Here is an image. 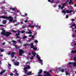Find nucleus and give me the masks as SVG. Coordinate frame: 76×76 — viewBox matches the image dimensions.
<instances>
[{"mask_svg": "<svg viewBox=\"0 0 76 76\" xmlns=\"http://www.w3.org/2000/svg\"><path fill=\"white\" fill-rule=\"evenodd\" d=\"M74 46H76V43H74Z\"/></svg>", "mask_w": 76, "mask_h": 76, "instance_id": "64", "label": "nucleus"}, {"mask_svg": "<svg viewBox=\"0 0 76 76\" xmlns=\"http://www.w3.org/2000/svg\"><path fill=\"white\" fill-rule=\"evenodd\" d=\"M27 34H32V31H30L29 32H27Z\"/></svg>", "mask_w": 76, "mask_h": 76, "instance_id": "21", "label": "nucleus"}, {"mask_svg": "<svg viewBox=\"0 0 76 76\" xmlns=\"http://www.w3.org/2000/svg\"><path fill=\"white\" fill-rule=\"evenodd\" d=\"M33 58H34V57L33 56H31V59H33Z\"/></svg>", "mask_w": 76, "mask_h": 76, "instance_id": "55", "label": "nucleus"}, {"mask_svg": "<svg viewBox=\"0 0 76 76\" xmlns=\"http://www.w3.org/2000/svg\"><path fill=\"white\" fill-rule=\"evenodd\" d=\"M66 75H69V73H68V72H66Z\"/></svg>", "mask_w": 76, "mask_h": 76, "instance_id": "35", "label": "nucleus"}, {"mask_svg": "<svg viewBox=\"0 0 76 76\" xmlns=\"http://www.w3.org/2000/svg\"><path fill=\"white\" fill-rule=\"evenodd\" d=\"M42 75L41 74H38V76H42Z\"/></svg>", "mask_w": 76, "mask_h": 76, "instance_id": "49", "label": "nucleus"}, {"mask_svg": "<svg viewBox=\"0 0 76 76\" xmlns=\"http://www.w3.org/2000/svg\"><path fill=\"white\" fill-rule=\"evenodd\" d=\"M19 25V23H17V24H14V26H17V25Z\"/></svg>", "mask_w": 76, "mask_h": 76, "instance_id": "22", "label": "nucleus"}, {"mask_svg": "<svg viewBox=\"0 0 76 76\" xmlns=\"http://www.w3.org/2000/svg\"><path fill=\"white\" fill-rule=\"evenodd\" d=\"M28 43H27V44H25L24 45L25 47H26V46H27V45H28Z\"/></svg>", "mask_w": 76, "mask_h": 76, "instance_id": "51", "label": "nucleus"}, {"mask_svg": "<svg viewBox=\"0 0 76 76\" xmlns=\"http://www.w3.org/2000/svg\"><path fill=\"white\" fill-rule=\"evenodd\" d=\"M26 28V26H23L22 27V28Z\"/></svg>", "mask_w": 76, "mask_h": 76, "instance_id": "59", "label": "nucleus"}, {"mask_svg": "<svg viewBox=\"0 0 76 76\" xmlns=\"http://www.w3.org/2000/svg\"><path fill=\"white\" fill-rule=\"evenodd\" d=\"M10 76H13V73H11L10 74Z\"/></svg>", "mask_w": 76, "mask_h": 76, "instance_id": "34", "label": "nucleus"}, {"mask_svg": "<svg viewBox=\"0 0 76 76\" xmlns=\"http://www.w3.org/2000/svg\"><path fill=\"white\" fill-rule=\"evenodd\" d=\"M44 73L46 75H47L48 76H51V75L49 74V72H47V71H45Z\"/></svg>", "mask_w": 76, "mask_h": 76, "instance_id": "8", "label": "nucleus"}, {"mask_svg": "<svg viewBox=\"0 0 76 76\" xmlns=\"http://www.w3.org/2000/svg\"><path fill=\"white\" fill-rule=\"evenodd\" d=\"M24 15H25V16H28V14L26 13L24 14Z\"/></svg>", "mask_w": 76, "mask_h": 76, "instance_id": "62", "label": "nucleus"}, {"mask_svg": "<svg viewBox=\"0 0 76 76\" xmlns=\"http://www.w3.org/2000/svg\"><path fill=\"white\" fill-rule=\"evenodd\" d=\"M27 68L28 69H30V66H28L27 67Z\"/></svg>", "mask_w": 76, "mask_h": 76, "instance_id": "53", "label": "nucleus"}, {"mask_svg": "<svg viewBox=\"0 0 76 76\" xmlns=\"http://www.w3.org/2000/svg\"><path fill=\"white\" fill-rule=\"evenodd\" d=\"M76 26V24H73V25H72V27H73V26Z\"/></svg>", "mask_w": 76, "mask_h": 76, "instance_id": "44", "label": "nucleus"}, {"mask_svg": "<svg viewBox=\"0 0 76 76\" xmlns=\"http://www.w3.org/2000/svg\"><path fill=\"white\" fill-rule=\"evenodd\" d=\"M8 55H10V52H9L8 53Z\"/></svg>", "mask_w": 76, "mask_h": 76, "instance_id": "63", "label": "nucleus"}, {"mask_svg": "<svg viewBox=\"0 0 76 76\" xmlns=\"http://www.w3.org/2000/svg\"><path fill=\"white\" fill-rule=\"evenodd\" d=\"M3 13L5 14H7V13L5 12H3Z\"/></svg>", "mask_w": 76, "mask_h": 76, "instance_id": "40", "label": "nucleus"}, {"mask_svg": "<svg viewBox=\"0 0 76 76\" xmlns=\"http://www.w3.org/2000/svg\"><path fill=\"white\" fill-rule=\"evenodd\" d=\"M36 27L37 29H39V28H41V26H36Z\"/></svg>", "mask_w": 76, "mask_h": 76, "instance_id": "19", "label": "nucleus"}, {"mask_svg": "<svg viewBox=\"0 0 76 76\" xmlns=\"http://www.w3.org/2000/svg\"><path fill=\"white\" fill-rule=\"evenodd\" d=\"M15 65V66H18L19 65V62H18V61H16L14 63Z\"/></svg>", "mask_w": 76, "mask_h": 76, "instance_id": "7", "label": "nucleus"}, {"mask_svg": "<svg viewBox=\"0 0 76 76\" xmlns=\"http://www.w3.org/2000/svg\"><path fill=\"white\" fill-rule=\"evenodd\" d=\"M68 18H69V16L68 15H66V19H67Z\"/></svg>", "mask_w": 76, "mask_h": 76, "instance_id": "32", "label": "nucleus"}, {"mask_svg": "<svg viewBox=\"0 0 76 76\" xmlns=\"http://www.w3.org/2000/svg\"><path fill=\"white\" fill-rule=\"evenodd\" d=\"M68 64H71L73 65V66H74L75 67H76V62L73 63V62H69L68 63Z\"/></svg>", "mask_w": 76, "mask_h": 76, "instance_id": "4", "label": "nucleus"}, {"mask_svg": "<svg viewBox=\"0 0 76 76\" xmlns=\"http://www.w3.org/2000/svg\"><path fill=\"white\" fill-rule=\"evenodd\" d=\"M37 58L39 60L40 62H42V60L40 58H39V56L38 55V54H37Z\"/></svg>", "mask_w": 76, "mask_h": 76, "instance_id": "5", "label": "nucleus"}, {"mask_svg": "<svg viewBox=\"0 0 76 76\" xmlns=\"http://www.w3.org/2000/svg\"><path fill=\"white\" fill-rule=\"evenodd\" d=\"M42 72V69H39V71L38 73V74H41Z\"/></svg>", "mask_w": 76, "mask_h": 76, "instance_id": "10", "label": "nucleus"}, {"mask_svg": "<svg viewBox=\"0 0 76 76\" xmlns=\"http://www.w3.org/2000/svg\"><path fill=\"white\" fill-rule=\"evenodd\" d=\"M35 26V25H33V26H32L31 25L28 26V27H30V28H34V27Z\"/></svg>", "mask_w": 76, "mask_h": 76, "instance_id": "13", "label": "nucleus"}, {"mask_svg": "<svg viewBox=\"0 0 76 76\" xmlns=\"http://www.w3.org/2000/svg\"><path fill=\"white\" fill-rule=\"evenodd\" d=\"M58 7H59V8H60V7H61V6L60 5H59L58 6Z\"/></svg>", "mask_w": 76, "mask_h": 76, "instance_id": "45", "label": "nucleus"}, {"mask_svg": "<svg viewBox=\"0 0 76 76\" xmlns=\"http://www.w3.org/2000/svg\"><path fill=\"white\" fill-rule=\"evenodd\" d=\"M62 13H64V15H65L66 14V11L65 10H63L62 11Z\"/></svg>", "mask_w": 76, "mask_h": 76, "instance_id": "26", "label": "nucleus"}, {"mask_svg": "<svg viewBox=\"0 0 76 76\" xmlns=\"http://www.w3.org/2000/svg\"><path fill=\"white\" fill-rule=\"evenodd\" d=\"M27 38V36H25L23 37V38Z\"/></svg>", "mask_w": 76, "mask_h": 76, "instance_id": "52", "label": "nucleus"}, {"mask_svg": "<svg viewBox=\"0 0 76 76\" xmlns=\"http://www.w3.org/2000/svg\"><path fill=\"white\" fill-rule=\"evenodd\" d=\"M8 66L9 67H11V64H8Z\"/></svg>", "mask_w": 76, "mask_h": 76, "instance_id": "46", "label": "nucleus"}, {"mask_svg": "<svg viewBox=\"0 0 76 76\" xmlns=\"http://www.w3.org/2000/svg\"><path fill=\"white\" fill-rule=\"evenodd\" d=\"M71 53H76V50H72L71 52Z\"/></svg>", "mask_w": 76, "mask_h": 76, "instance_id": "14", "label": "nucleus"}, {"mask_svg": "<svg viewBox=\"0 0 76 76\" xmlns=\"http://www.w3.org/2000/svg\"><path fill=\"white\" fill-rule=\"evenodd\" d=\"M34 50V51H36L37 50V48H35V47H34L32 48Z\"/></svg>", "mask_w": 76, "mask_h": 76, "instance_id": "20", "label": "nucleus"}, {"mask_svg": "<svg viewBox=\"0 0 76 76\" xmlns=\"http://www.w3.org/2000/svg\"><path fill=\"white\" fill-rule=\"evenodd\" d=\"M21 31H20L19 30H18V33H20Z\"/></svg>", "mask_w": 76, "mask_h": 76, "instance_id": "54", "label": "nucleus"}, {"mask_svg": "<svg viewBox=\"0 0 76 76\" xmlns=\"http://www.w3.org/2000/svg\"><path fill=\"white\" fill-rule=\"evenodd\" d=\"M25 53V52L22 49H19V56H22L23 54Z\"/></svg>", "mask_w": 76, "mask_h": 76, "instance_id": "3", "label": "nucleus"}, {"mask_svg": "<svg viewBox=\"0 0 76 76\" xmlns=\"http://www.w3.org/2000/svg\"><path fill=\"white\" fill-rule=\"evenodd\" d=\"M15 48L16 50H18V49H19V47H17V46H16V47H15Z\"/></svg>", "mask_w": 76, "mask_h": 76, "instance_id": "30", "label": "nucleus"}, {"mask_svg": "<svg viewBox=\"0 0 76 76\" xmlns=\"http://www.w3.org/2000/svg\"><path fill=\"white\" fill-rule=\"evenodd\" d=\"M63 5L64 6H66V4L65 3H64L63 4Z\"/></svg>", "mask_w": 76, "mask_h": 76, "instance_id": "48", "label": "nucleus"}, {"mask_svg": "<svg viewBox=\"0 0 76 76\" xmlns=\"http://www.w3.org/2000/svg\"><path fill=\"white\" fill-rule=\"evenodd\" d=\"M15 75H17V76H19V74H18V73H15Z\"/></svg>", "mask_w": 76, "mask_h": 76, "instance_id": "42", "label": "nucleus"}, {"mask_svg": "<svg viewBox=\"0 0 76 76\" xmlns=\"http://www.w3.org/2000/svg\"><path fill=\"white\" fill-rule=\"evenodd\" d=\"M10 9H12V10H15V8H11Z\"/></svg>", "mask_w": 76, "mask_h": 76, "instance_id": "31", "label": "nucleus"}, {"mask_svg": "<svg viewBox=\"0 0 76 76\" xmlns=\"http://www.w3.org/2000/svg\"><path fill=\"white\" fill-rule=\"evenodd\" d=\"M2 64V63H1V61H0V65H1Z\"/></svg>", "mask_w": 76, "mask_h": 76, "instance_id": "57", "label": "nucleus"}, {"mask_svg": "<svg viewBox=\"0 0 76 76\" xmlns=\"http://www.w3.org/2000/svg\"><path fill=\"white\" fill-rule=\"evenodd\" d=\"M3 73L2 72H0V75H2Z\"/></svg>", "mask_w": 76, "mask_h": 76, "instance_id": "37", "label": "nucleus"}, {"mask_svg": "<svg viewBox=\"0 0 76 76\" xmlns=\"http://www.w3.org/2000/svg\"><path fill=\"white\" fill-rule=\"evenodd\" d=\"M12 31L13 32H17V31L14 30H12Z\"/></svg>", "mask_w": 76, "mask_h": 76, "instance_id": "33", "label": "nucleus"}, {"mask_svg": "<svg viewBox=\"0 0 76 76\" xmlns=\"http://www.w3.org/2000/svg\"><path fill=\"white\" fill-rule=\"evenodd\" d=\"M35 37L34 35H33L32 37V39H34V37Z\"/></svg>", "mask_w": 76, "mask_h": 76, "instance_id": "39", "label": "nucleus"}, {"mask_svg": "<svg viewBox=\"0 0 76 76\" xmlns=\"http://www.w3.org/2000/svg\"><path fill=\"white\" fill-rule=\"evenodd\" d=\"M53 0L52 1H51V3H54V1H53Z\"/></svg>", "mask_w": 76, "mask_h": 76, "instance_id": "58", "label": "nucleus"}, {"mask_svg": "<svg viewBox=\"0 0 76 76\" xmlns=\"http://www.w3.org/2000/svg\"><path fill=\"white\" fill-rule=\"evenodd\" d=\"M31 72H27L26 73V75H28V76H29V75H31Z\"/></svg>", "mask_w": 76, "mask_h": 76, "instance_id": "15", "label": "nucleus"}, {"mask_svg": "<svg viewBox=\"0 0 76 76\" xmlns=\"http://www.w3.org/2000/svg\"><path fill=\"white\" fill-rule=\"evenodd\" d=\"M74 20H75V19H71V21H72V22H73V21H74Z\"/></svg>", "mask_w": 76, "mask_h": 76, "instance_id": "41", "label": "nucleus"}, {"mask_svg": "<svg viewBox=\"0 0 76 76\" xmlns=\"http://www.w3.org/2000/svg\"><path fill=\"white\" fill-rule=\"evenodd\" d=\"M74 60H75V61L76 62V57H75L74 58Z\"/></svg>", "mask_w": 76, "mask_h": 76, "instance_id": "50", "label": "nucleus"}, {"mask_svg": "<svg viewBox=\"0 0 76 76\" xmlns=\"http://www.w3.org/2000/svg\"><path fill=\"white\" fill-rule=\"evenodd\" d=\"M27 67H24V70H26V69H27Z\"/></svg>", "mask_w": 76, "mask_h": 76, "instance_id": "38", "label": "nucleus"}, {"mask_svg": "<svg viewBox=\"0 0 76 76\" xmlns=\"http://www.w3.org/2000/svg\"><path fill=\"white\" fill-rule=\"evenodd\" d=\"M16 41L15 40H12V42H13V44H15L16 43Z\"/></svg>", "mask_w": 76, "mask_h": 76, "instance_id": "25", "label": "nucleus"}, {"mask_svg": "<svg viewBox=\"0 0 76 76\" xmlns=\"http://www.w3.org/2000/svg\"><path fill=\"white\" fill-rule=\"evenodd\" d=\"M32 35V34H30L29 35L28 37H31Z\"/></svg>", "mask_w": 76, "mask_h": 76, "instance_id": "56", "label": "nucleus"}, {"mask_svg": "<svg viewBox=\"0 0 76 76\" xmlns=\"http://www.w3.org/2000/svg\"><path fill=\"white\" fill-rule=\"evenodd\" d=\"M12 22H13V23H15L17 22V20H12Z\"/></svg>", "mask_w": 76, "mask_h": 76, "instance_id": "23", "label": "nucleus"}, {"mask_svg": "<svg viewBox=\"0 0 76 76\" xmlns=\"http://www.w3.org/2000/svg\"><path fill=\"white\" fill-rule=\"evenodd\" d=\"M13 45V46H15V47H16V45H15L13 44V45Z\"/></svg>", "mask_w": 76, "mask_h": 76, "instance_id": "60", "label": "nucleus"}, {"mask_svg": "<svg viewBox=\"0 0 76 76\" xmlns=\"http://www.w3.org/2000/svg\"><path fill=\"white\" fill-rule=\"evenodd\" d=\"M6 70L5 69L4 70H3L2 71V72H3V73H4V72H6Z\"/></svg>", "mask_w": 76, "mask_h": 76, "instance_id": "36", "label": "nucleus"}, {"mask_svg": "<svg viewBox=\"0 0 76 76\" xmlns=\"http://www.w3.org/2000/svg\"><path fill=\"white\" fill-rule=\"evenodd\" d=\"M0 51L1 52H4V50H3V49H1Z\"/></svg>", "mask_w": 76, "mask_h": 76, "instance_id": "29", "label": "nucleus"}, {"mask_svg": "<svg viewBox=\"0 0 76 76\" xmlns=\"http://www.w3.org/2000/svg\"><path fill=\"white\" fill-rule=\"evenodd\" d=\"M72 0H70V2L69 3V4H73V2L72 1Z\"/></svg>", "mask_w": 76, "mask_h": 76, "instance_id": "11", "label": "nucleus"}, {"mask_svg": "<svg viewBox=\"0 0 76 76\" xmlns=\"http://www.w3.org/2000/svg\"><path fill=\"white\" fill-rule=\"evenodd\" d=\"M24 22H25V23H26L27 22H28V20H24Z\"/></svg>", "mask_w": 76, "mask_h": 76, "instance_id": "47", "label": "nucleus"}, {"mask_svg": "<svg viewBox=\"0 0 76 76\" xmlns=\"http://www.w3.org/2000/svg\"><path fill=\"white\" fill-rule=\"evenodd\" d=\"M25 70V73H27V71H26V70Z\"/></svg>", "mask_w": 76, "mask_h": 76, "instance_id": "61", "label": "nucleus"}, {"mask_svg": "<svg viewBox=\"0 0 76 76\" xmlns=\"http://www.w3.org/2000/svg\"><path fill=\"white\" fill-rule=\"evenodd\" d=\"M38 40H36L34 41V42H35V43H38Z\"/></svg>", "mask_w": 76, "mask_h": 76, "instance_id": "43", "label": "nucleus"}, {"mask_svg": "<svg viewBox=\"0 0 76 76\" xmlns=\"http://www.w3.org/2000/svg\"><path fill=\"white\" fill-rule=\"evenodd\" d=\"M15 36H17L16 38H20V37L19 36V35H15Z\"/></svg>", "mask_w": 76, "mask_h": 76, "instance_id": "24", "label": "nucleus"}, {"mask_svg": "<svg viewBox=\"0 0 76 76\" xmlns=\"http://www.w3.org/2000/svg\"><path fill=\"white\" fill-rule=\"evenodd\" d=\"M7 22V21H6V20H4L3 21V24H6V23Z\"/></svg>", "mask_w": 76, "mask_h": 76, "instance_id": "16", "label": "nucleus"}, {"mask_svg": "<svg viewBox=\"0 0 76 76\" xmlns=\"http://www.w3.org/2000/svg\"><path fill=\"white\" fill-rule=\"evenodd\" d=\"M26 32L25 31H21V34H23V33H25Z\"/></svg>", "mask_w": 76, "mask_h": 76, "instance_id": "27", "label": "nucleus"}, {"mask_svg": "<svg viewBox=\"0 0 76 76\" xmlns=\"http://www.w3.org/2000/svg\"><path fill=\"white\" fill-rule=\"evenodd\" d=\"M32 54L33 55V57H35V56L36 55V53H34V52H32Z\"/></svg>", "mask_w": 76, "mask_h": 76, "instance_id": "18", "label": "nucleus"}, {"mask_svg": "<svg viewBox=\"0 0 76 76\" xmlns=\"http://www.w3.org/2000/svg\"><path fill=\"white\" fill-rule=\"evenodd\" d=\"M30 45H31L30 46V47L31 48H34V44H33V43H31Z\"/></svg>", "mask_w": 76, "mask_h": 76, "instance_id": "12", "label": "nucleus"}, {"mask_svg": "<svg viewBox=\"0 0 76 76\" xmlns=\"http://www.w3.org/2000/svg\"><path fill=\"white\" fill-rule=\"evenodd\" d=\"M1 35H3L4 36H5L6 37H8L10 35H12V33L8 31L6 32V30H3L1 33Z\"/></svg>", "mask_w": 76, "mask_h": 76, "instance_id": "1", "label": "nucleus"}, {"mask_svg": "<svg viewBox=\"0 0 76 76\" xmlns=\"http://www.w3.org/2000/svg\"><path fill=\"white\" fill-rule=\"evenodd\" d=\"M15 35H20V33H18V34H16Z\"/></svg>", "mask_w": 76, "mask_h": 76, "instance_id": "28", "label": "nucleus"}, {"mask_svg": "<svg viewBox=\"0 0 76 76\" xmlns=\"http://www.w3.org/2000/svg\"><path fill=\"white\" fill-rule=\"evenodd\" d=\"M65 69H61V71L62 72V73H63L64 72Z\"/></svg>", "mask_w": 76, "mask_h": 76, "instance_id": "17", "label": "nucleus"}, {"mask_svg": "<svg viewBox=\"0 0 76 76\" xmlns=\"http://www.w3.org/2000/svg\"><path fill=\"white\" fill-rule=\"evenodd\" d=\"M0 18H2L3 19H6L7 20H9L10 22H12L13 20V19L10 16L7 17L6 16H2L0 17Z\"/></svg>", "mask_w": 76, "mask_h": 76, "instance_id": "2", "label": "nucleus"}, {"mask_svg": "<svg viewBox=\"0 0 76 76\" xmlns=\"http://www.w3.org/2000/svg\"><path fill=\"white\" fill-rule=\"evenodd\" d=\"M66 13H71L72 12V10H70V11H69V10H67L66 11Z\"/></svg>", "mask_w": 76, "mask_h": 76, "instance_id": "9", "label": "nucleus"}, {"mask_svg": "<svg viewBox=\"0 0 76 76\" xmlns=\"http://www.w3.org/2000/svg\"><path fill=\"white\" fill-rule=\"evenodd\" d=\"M15 54H16V52H12L11 54V57H14L15 56H14L15 55Z\"/></svg>", "mask_w": 76, "mask_h": 76, "instance_id": "6", "label": "nucleus"}]
</instances>
